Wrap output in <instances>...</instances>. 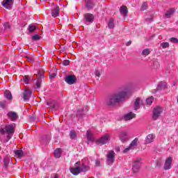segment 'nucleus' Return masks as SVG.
<instances>
[{"label": "nucleus", "mask_w": 178, "mask_h": 178, "mask_svg": "<svg viewBox=\"0 0 178 178\" xmlns=\"http://www.w3.org/2000/svg\"><path fill=\"white\" fill-rule=\"evenodd\" d=\"M173 161V158L168 157L165 159L163 169L164 170H169V169H172V162Z\"/></svg>", "instance_id": "nucleus-13"}, {"label": "nucleus", "mask_w": 178, "mask_h": 178, "mask_svg": "<svg viewBox=\"0 0 178 178\" xmlns=\"http://www.w3.org/2000/svg\"><path fill=\"white\" fill-rule=\"evenodd\" d=\"M130 149H133L131 148L130 146H129L125 149H124V151H123L124 154H127V152H129L130 151Z\"/></svg>", "instance_id": "nucleus-47"}, {"label": "nucleus", "mask_w": 178, "mask_h": 178, "mask_svg": "<svg viewBox=\"0 0 178 178\" xmlns=\"http://www.w3.org/2000/svg\"><path fill=\"white\" fill-rule=\"evenodd\" d=\"M108 29H115V19H110L108 22Z\"/></svg>", "instance_id": "nucleus-26"}, {"label": "nucleus", "mask_w": 178, "mask_h": 178, "mask_svg": "<svg viewBox=\"0 0 178 178\" xmlns=\"http://www.w3.org/2000/svg\"><path fill=\"white\" fill-rule=\"evenodd\" d=\"M130 45H131V40H129V41L127 43V47H129V46H130Z\"/></svg>", "instance_id": "nucleus-50"}, {"label": "nucleus", "mask_w": 178, "mask_h": 178, "mask_svg": "<svg viewBox=\"0 0 178 178\" xmlns=\"http://www.w3.org/2000/svg\"><path fill=\"white\" fill-rule=\"evenodd\" d=\"M52 7L51 9V14L52 17H58L59 14L60 13V8L58 6V5H54L52 3Z\"/></svg>", "instance_id": "nucleus-7"}, {"label": "nucleus", "mask_w": 178, "mask_h": 178, "mask_svg": "<svg viewBox=\"0 0 178 178\" xmlns=\"http://www.w3.org/2000/svg\"><path fill=\"white\" fill-rule=\"evenodd\" d=\"M25 58L27 59L28 62H34V58L33 57L25 56Z\"/></svg>", "instance_id": "nucleus-42"}, {"label": "nucleus", "mask_w": 178, "mask_h": 178, "mask_svg": "<svg viewBox=\"0 0 178 178\" xmlns=\"http://www.w3.org/2000/svg\"><path fill=\"white\" fill-rule=\"evenodd\" d=\"M149 54H151V51H149V49H145L142 51V55H143V56H148Z\"/></svg>", "instance_id": "nucleus-36"}, {"label": "nucleus", "mask_w": 178, "mask_h": 178, "mask_svg": "<svg viewBox=\"0 0 178 178\" xmlns=\"http://www.w3.org/2000/svg\"><path fill=\"white\" fill-rule=\"evenodd\" d=\"M9 162H10V158H9V156H6L3 159V163H4L5 168H8V165H9Z\"/></svg>", "instance_id": "nucleus-32"}, {"label": "nucleus", "mask_w": 178, "mask_h": 178, "mask_svg": "<svg viewBox=\"0 0 178 178\" xmlns=\"http://www.w3.org/2000/svg\"><path fill=\"white\" fill-rule=\"evenodd\" d=\"M138 144V138H136L129 145L130 148L134 149Z\"/></svg>", "instance_id": "nucleus-24"}, {"label": "nucleus", "mask_w": 178, "mask_h": 178, "mask_svg": "<svg viewBox=\"0 0 178 178\" xmlns=\"http://www.w3.org/2000/svg\"><path fill=\"white\" fill-rule=\"evenodd\" d=\"M32 40H33V41H39V40H41V36L39 35H35L32 37Z\"/></svg>", "instance_id": "nucleus-39"}, {"label": "nucleus", "mask_w": 178, "mask_h": 178, "mask_svg": "<svg viewBox=\"0 0 178 178\" xmlns=\"http://www.w3.org/2000/svg\"><path fill=\"white\" fill-rule=\"evenodd\" d=\"M161 47L165 49V48H169V42H162L161 44Z\"/></svg>", "instance_id": "nucleus-38"}, {"label": "nucleus", "mask_w": 178, "mask_h": 178, "mask_svg": "<svg viewBox=\"0 0 178 178\" xmlns=\"http://www.w3.org/2000/svg\"><path fill=\"white\" fill-rule=\"evenodd\" d=\"M36 29L37 28L34 25H29V26L28 27V30L30 33H34Z\"/></svg>", "instance_id": "nucleus-35"}, {"label": "nucleus", "mask_w": 178, "mask_h": 178, "mask_svg": "<svg viewBox=\"0 0 178 178\" xmlns=\"http://www.w3.org/2000/svg\"><path fill=\"white\" fill-rule=\"evenodd\" d=\"M3 26H4V28H5L6 30H8V29H10V24H9L8 22L5 23Z\"/></svg>", "instance_id": "nucleus-46"}, {"label": "nucleus", "mask_w": 178, "mask_h": 178, "mask_svg": "<svg viewBox=\"0 0 178 178\" xmlns=\"http://www.w3.org/2000/svg\"><path fill=\"white\" fill-rule=\"evenodd\" d=\"M170 41L171 42H175V44H178V39L176 38H171L170 39Z\"/></svg>", "instance_id": "nucleus-43"}, {"label": "nucleus", "mask_w": 178, "mask_h": 178, "mask_svg": "<svg viewBox=\"0 0 178 178\" xmlns=\"http://www.w3.org/2000/svg\"><path fill=\"white\" fill-rule=\"evenodd\" d=\"M158 92V90H155L154 93L155 94V92Z\"/></svg>", "instance_id": "nucleus-55"}, {"label": "nucleus", "mask_w": 178, "mask_h": 178, "mask_svg": "<svg viewBox=\"0 0 178 178\" xmlns=\"http://www.w3.org/2000/svg\"><path fill=\"white\" fill-rule=\"evenodd\" d=\"M174 14L175 8H171L167 12V13H165V17H168V19H169V17H170V16H173Z\"/></svg>", "instance_id": "nucleus-25"}, {"label": "nucleus", "mask_w": 178, "mask_h": 178, "mask_svg": "<svg viewBox=\"0 0 178 178\" xmlns=\"http://www.w3.org/2000/svg\"><path fill=\"white\" fill-rule=\"evenodd\" d=\"M120 139L122 143H124V141H127L129 140L127 132L122 131L120 135Z\"/></svg>", "instance_id": "nucleus-18"}, {"label": "nucleus", "mask_w": 178, "mask_h": 178, "mask_svg": "<svg viewBox=\"0 0 178 178\" xmlns=\"http://www.w3.org/2000/svg\"><path fill=\"white\" fill-rule=\"evenodd\" d=\"M111 138V135L106 134L104 136H102L99 140H97V144L104 145L108 144L109 139Z\"/></svg>", "instance_id": "nucleus-8"}, {"label": "nucleus", "mask_w": 178, "mask_h": 178, "mask_svg": "<svg viewBox=\"0 0 178 178\" xmlns=\"http://www.w3.org/2000/svg\"><path fill=\"white\" fill-rule=\"evenodd\" d=\"M115 150H116L118 152H119V151H120V147H117L115 148Z\"/></svg>", "instance_id": "nucleus-51"}, {"label": "nucleus", "mask_w": 178, "mask_h": 178, "mask_svg": "<svg viewBox=\"0 0 178 178\" xmlns=\"http://www.w3.org/2000/svg\"><path fill=\"white\" fill-rule=\"evenodd\" d=\"M65 81L67 84L72 86V84H74L77 81V78L74 75H69L65 77Z\"/></svg>", "instance_id": "nucleus-12"}, {"label": "nucleus", "mask_w": 178, "mask_h": 178, "mask_svg": "<svg viewBox=\"0 0 178 178\" xmlns=\"http://www.w3.org/2000/svg\"><path fill=\"white\" fill-rule=\"evenodd\" d=\"M147 8H148V4L147 3H143L142 4L140 10H146Z\"/></svg>", "instance_id": "nucleus-40"}, {"label": "nucleus", "mask_w": 178, "mask_h": 178, "mask_svg": "<svg viewBox=\"0 0 178 178\" xmlns=\"http://www.w3.org/2000/svg\"><path fill=\"white\" fill-rule=\"evenodd\" d=\"M63 65L64 66H69V65H70V61L69 60H65L63 61Z\"/></svg>", "instance_id": "nucleus-41"}, {"label": "nucleus", "mask_w": 178, "mask_h": 178, "mask_svg": "<svg viewBox=\"0 0 178 178\" xmlns=\"http://www.w3.org/2000/svg\"><path fill=\"white\" fill-rule=\"evenodd\" d=\"M163 112V108L161 106H156L153 110L152 118L154 120H157L158 118H161V115Z\"/></svg>", "instance_id": "nucleus-5"}, {"label": "nucleus", "mask_w": 178, "mask_h": 178, "mask_svg": "<svg viewBox=\"0 0 178 178\" xmlns=\"http://www.w3.org/2000/svg\"><path fill=\"white\" fill-rule=\"evenodd\" d=\"M44 72H39L37 75V80L35 84V88H41V84L44 83Z\"/></svg>", "instance_id": "nucleus-4"}, {"label": "nucleus", "mask_w": 178, "mask_h": 178, "mask_svg": "<svg viewBox=\"0 0 178 178\" xmlns=\"http://www.w3.org/2000/svg\"><path fill=\"white\" fill-rule=\"evenodd\" d=\"M15 154L17 156V158H19V159H21L22 158H23V156H24V153L23 152V150L20 149L15 150Z\"/></svg>", "instance_id": "nucleus-21"}, {"label": "nucleus", "mask_w": 178, "mask_h": 178, "mask_svg": "<svg viewBox=\"0 0 178 178\" xmlns=\"http://www.w3.org/2000/svg\"><path fill=\"white\" fill-rule=\"evenodd\" d=\"M5 105H6V102H0V108L5 109Z\"/></svg>", "instance_id": "nucleus-45"}, {"label": "nucleus", "mask_w": 178, "mask_h": 178, "mask_svg": "<svg viewBox=\"0 0 178 178\" xmlns=\"http://www.w3.org/2000/svg\"><path fill=\"white\" fill-rule=\"evenodd\" d=\"M83 17L86 22H88V23H92L94 22V19H95V16L91 13L84 14Z\"/></svg>", "instance_id": "nucleus-15"}, {"label": "nucleus", "mask_w": 178, "mask_h": 178, "mask_svg": "<svg viewBox=\"0 0 178 178\" xmlns=\"http://www.w3.org/2000/svg\"><path fill=\"white\" fill-rule=\"evenodd\" d=\"M115 156H116V153H115L113 150L108 152L106 155L108 165H113V162H115Z\"/></svg>", "instance_id": "nucleus-6"}, {"label": "nucleus", "mask_w": 178, "mask_h": 178, "mask_svg": "<svg viewBox=\"0 0 178 178\" xmlns=\"http://www.w3.org/2000/svg\"><path fill=\"white\" fill-rule=\"evenodd\" d=\"M136 118V114L132 112L128 113L124 115V120H131Z\"/></svg>", "instance_id": "nucleus-20"}, {"label": "nucleus", "mask_w": 178, "mask_h": 178, "mask_svg": "<svg viewBox=\"0 0 178 178\" xmlns=\"http://www.w3.org/2000/svg\"><path fill=\"white\" fill-rule=\"evenodd\" d=\"M70 172L74 176H77L79 173H81V172H87L90 170V166L86 165L80 161L75 163V167L70 168Z\"/></svg>", "instance_id": "nucleus-3"}, {"label": "nucleus", "mask_w": 178, "mask_h": 178, "mask_svg": "<svg viewBox=\"0 0 178 178\" xmlns=\"http://www.w3.org/2000/svg\"><path fill=\"white\" fill-rule=\"evenodd\" d=\"M120 13H121L124 17L127 16V13H129L127 7L126 6H122L120 8Z\"/></svg>", "instance_id": "nucleus-19"}, {"label": "nucleus", "mask_w": 178, "mask_h": 178, "mask_svg": "<svg viewBox=\"0 0 178 178\" xmlns=\"http://www.w3.org/2000/svg\"><path fill=\"white\" fill-rule=\"evenodd\" d=\"M47 105L50 108H52V109H54V108H56V102L55 101L48 102Z\"/></svg>", "instance_id": "nucleus-33"}, {"label": "nucleus", "mask_w": 178, "mask_h": 178, "mask_svg": "<svg viewBox=\"0 0 178 178\" xmlns=\"http://www.w3.org/2000/svg\"><path fill=\"white\" fill-rule=\"evenodd\" d=\"M86 112H88V107H86Z\"/></svg>", "instance_id": "nucleus-53"}, {"label": "nucleus", "mask_w": 178, "mask_h": 178, "mask_svg": "<svg viewBox=\"0 0 178 178\" xmlns=\"http://www.w3.org/2000/svg\"><path fill=\"white\" fill-rule=\"evenodd\" d=\"M95 76H96V77H100L101 76V73H99V71H96Z\"/></svg>", "instance_id": "nucleus-49"}, {"label": "nucleus", "mask_w": 178, "mask_h": 178, "mask_svg": "<svg viewBox=\"0 0 178 178\" xmlns=\"http://www.w3.org/2000/svg\"><path fill=\"white\" fill-rule=\"evenodd\" d=\"M96 166H99V161H95Z\"/></svg>", "instance_id": "nucleus-52"}, {"label": "nucleus", "mask_w": 178, "mask_h": 178, "mask_svg": "<svg viewBox=\"0 0 178 178\" xmlns=\"http://www.w3.org/2000/svg\"><path fill=\"white\" fill-rule=\"evenodd\" d=\"M167 88H169L168 83L165 81H162L159 83L156 90H166Z\"/></svg>", "instance_id": "nucleus-17"}, {"label": "nucleus", "mask_w": 178, "mask_h": 178, "mask_svg": "<svg viewBox=\"0 0 178 178\" xmlns=\"http://www.w3.org/2000/svg\"><path fill=\"white\" fill-rule=\"evenodd\" d=\"M70 137L71 140H76V138H77V134L74 131H70Z\"/></svg>", "instance_id": "nucleus-31"}, {"label": "nucleus", "mask_w": 178, "mask_h": 178, "mask_svg": "<svg viewBox=\"0 0 178 178\" xmlns=\"http://www.w3.org/2000/svg\"><path fill=\"white\" fill-rule=\"evenodd\" d=\"M132 166V172L137 173V172L140 170V168H141V159H138L136 161H135Z\"/></svg>", "instance_id": "nucleus-10"}, {"label": "nucleus", "mask_w": 178, "mask_h": 178, "mask_svg": "<svg viewBox=\"0 0 178 178\" xmlns=\"http://www.w3.org/2000/svg\"><path fill=\"white\" fill-rule=\"evenodd\" d=\"M31 80V76L29 75H25L23 77V81L25 84H29Z\"/></svg>", "instance_id": "nucleus-27"}, {"label": "nucleus", "mask_w": 178, "mask_h": 178, "mask_svg": "<svg viewBox=\"0 0 178 178\" xmlns=\"http://www.w3.org/2000/svg\"><path fill=\"white\" fill-rule=\"evenodd\" d=\"M86 138L88 141H94V134H92L90 131H86Z\"/></svg>", "instance_id": "nucleus-23"}, {"label": "nucleus", "mask_w": 178, "mask_h": 178, "mask_svg": "<svg viewBox=\"0 0 178 178\" xmlns=\"http://www.w3.org/2000/svg\"><path fill=\"white\" fill-rule=\"evenodd\" d=\"M140 108V98H136L134 102V109L137 111Z\"/></svg>", "instance_id": "nucleus-29"}, {"label": "nucleus", "mask_w": 178, "mask_h": 178, "mask_svg": "<svg viewBox=\"0 0 178 178\" xmlns=\"http://www.w3.org/2000/svg\"><path fill=\"white\" fill-rule=\"evenodd\" d=\"M94 6H95V4L91 1H88L86 3V8L88 9V10H91Z\"/></svg>", "instance_id": "nucleus-30"}, {"label": "nucleus", "mask_w": 178, "mask_h": 178, "mask_svg": "<svg viewBox=\"0 0 178 178\" xmlns=\"http://www.w3.org/2000/svg\"><path fill=\"white\" fill-rule=\"evenodd\" d=\"M155 140V135L152 134H149L145 138V144H151L154 143Z\"/></svg>", "instance_id": "nucleus-16"}, {"label": "nucleus", "mask_w": 178, "mask_h": 178, "mask_svg": "<svg viewBox=\"0 0 178 178\" xmlns=\"http://www.w3.org/2000/svg\"><path fill=\"white\" fill-rule=\"evenodd\" d=\"M15 129H16L15 124H7L3 128L0 129V133L6 137V142L9 141L13 137Z\"/></svg>", "instance_id": "nucleus-2"}, {"label": "nucleus", "mask_w": 178, "mask_h": 178, "mask_svg": "<svg viewBox=\"0 0 178 178\" xmlns=\"http://www.w3.org/2000/svg\"><path fill=\"white\" fill-rule=\"evenodd\" d=\"M154 102V97H150L146 99L147 105H151Z\"/></svg>", "instance_id": "nucleus-37"}, {"label": "nucleus", "mask_w": 178, "mask_h": 178, "mask_svg": "<svg viewBox=\"0 0 178 178\" xmlns=\"http://www.w3.org/2000/svg\"><path fill=\"white\" fill-rule=\"evenodd\" d=\"M159 66H161V64H159V62L158 61L154 62V67H155V69H158Z\"/></svg>", "instance_id": "nucleus-44"}, {"label": "nucleus", "mask_w": 178, "mask_h": 178, "mask_svg": "<svg viewBox=\"0 0 178 178\" xmlns=\"http://www.w3.org/2000/svg\"><path fill=\"white\" fill-rule=\"evenodd\" d=\"M85 111L84 110L81 109V110H78L77 113H76V116L78 118H83V115H84Z\"/></svg>", "instance_id": "nucleus-34"}, {"label": "nucleus", "mask_w": 178, "mask_h": 178, "mask_svg": "<svg viewBox=\"0 0 178 178\" xmlns=\"http://www.w3.org/2000/svg\"><path fill=\"white\" fill-rule=\"evenodd\" d=\"M61 154H62V152L60 151V149L58 148L54 151L55 158H60Z\"/></svg>", "instance_id": "nucleus-28"}, {"label": "nucleus", "mask_w": 178, "mask_h": 178, "mask_svg": "<svg viewBox=\"0 0 178 178\" xmlns=\"http://www.w3.org/2000/svg\"><path fill=\"white\" fill-rule=\"evenodd\" d=\"M32 92H31V90H24L22 92L21 97H22V98H23V99L25 102H27V101H29V99H30V98L31 97Z\"/></svg>", "instance_id": "nucleus-11"}, {"label": "nucleus", "mask_w": 178, "mask_h": 178, "mask_svg": "<svg viewBox=\"0 0 178 178\" xmlns=\"http://www.w3.org/2000/svg\"><path fill=\"white\" fill-rule=\"evenodd\" d=\"M131 90H121L111 94L107 99V104L116 105L123 102L126 98L131 97Z\"/></svg>", "instance_id": "nucleus-1"}, {"label": "nucleus", "mask_w": 178, "mask_h": 178, "mask_svg": "<svg viewBox=\"0 0 178 178\" xmlns=\"http://www.w3.org/2000/svg\"><path fill=\"white\" fill-rule=\"evenodd\" d=\"M4 97L8 101H12V99H13V97L12 96V92H10V91L9 90H6L4 92Z\"/></svg>", "instance_id": "nucleus-22"}, {"label": "nucleus", "mask_w": 178, "mask_h": 178, "mask_svg": "<svg viewBox=\"0 0 178 178\" xmlns=\"http://www.w3.org/2000/svg\"><path fill=\"white\" fill-rule=\"evenodd\" d=\"M44 178H49L48 177H44Z\"/></svg>", "instance_id": "nucleus-56"}, {"label": "nucleus", "mask_w": 178, "mask_h": 178, "mask_svg": "<svg viewBox=\"0 0 178 178\" xmlns=\"http://www.w3.org/2000/svg\"><path fill=\"white\" fill-rule=\"evenodd\" d=\"M7 116L11 122H16L19 118V115H17V113L15 111H9L7 113Z\"/></svg>", "instance_id": "nucleus-14"}, {"label": "nucleus", "mask_w": 178, "mask_h": 178, "mask_svg": "<svg viewBox=\"0 0 178 178\" xmlns=\"http://www.w3.org/2000/svg\"><path fill=\"white\" fill-rule=\"evenodd\" d=\"M54 178H58V175H55V176H54Z\"/></svg>", "instance_id": "nucleus-54"}, {"label": "nucleus", "mask_w": 178, "mask_h": 178, "mask_svg": "<svg viewBox=\"0 0 178 178\" xmlns=\"http://www.w3.org/2000/svg\"><path fill=\"white\" fill-rule=\"evenodd\" d=\"M15 0H3L1 2V5L5 9H8V10H12V6H13V3Z\"/></svg>", "instance_id": "nucleus-9"}, {"label": "nucleus", "mask_w": 178, "mask_h": 178, "mask_svg": "<svg viewBox=\"0 0 178 178\" xmlns=\"http://www.w3.org/2000/svg\"><path fill=\"white\" fill-rule=\"evenodd\" d=\"M55 77H56V74H51L49 76V79H55Z\"/></svg>", "instance_id": "nucleus-48"}]
</instances>
